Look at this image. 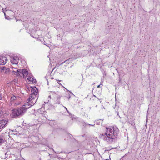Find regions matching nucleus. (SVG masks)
I'll list each match as a JSON object with an SVG mask.
<instances>
[{
	"instance_id": "1",
	"label": "nucleus",
	"mask_w": 160,
	"mask_h": 160,
	"mask_svg": "<svg viewBox=\"0 0 160 160\" xmlns=\"http://www.w3.org/2000/svg\"><path fill=\"white\" fill-rule=\"evenodd\" d=\"M106 132L101 134L100 138L109 143H112L113 140L116 138L118 134L119 130L116 127L112 128H106Z\"/></svg>"
},
{
	"instance_id": "2",
	"label": "nucleus",
	"mask_w": 160,
	"mask_h": 160,
	"mask_svg": "<svg viewBox=\"0 0 160 160\" xmlns=\"http://www.w3.org/2000/svg\"><path fill=\"white\" fill-rule=\"evenodd\" d=\"M19 108L17 109H14L12 112V115L14 118H16L18 116H22L26 112L27 110L29 108L28 106Z\"/></svg>"
},
{
	"instance_id": "3",
	"label": "nucleus",
	"mask_w": 160,
	"mask_h": 160,
	"mask_svg": "<svg viewBox=\"0 0 160 160\" xmlns=\"http://www.w3.org/2000/svg\"><path fill=\"white\" fill-rule=\"evenodd\" d=\"M36 97L34 95L30 96L29 98L27 100V102L25 103L23 106H28L29 108L34 105L37 101V99H35Z\"/></svg>"
},
{
	"instance_id": "4",
	"label": "nucleus",
	"mask_w": 160,
	"mask_h": 160,
	"mask_svg": "<svg viewBox=\"0 0 160 160\" xmlns=\"http://www.w3.org/2000/svg\"><path fill=\"white\" fill-rule=\"evenodd\" d=\"M8 121L7 119H2L0 120V129L4 128L7 124Z\"/></svg>"
},
{
	"instance_id": "5",
	"label": "nucleus",
	"mask_w": 160,
	"mask_h": 160,
	"mask_svg": "<svg viewBox=\"0 0 160 160\" xmlns=\"http://www.w3.org/2000/svg\"><path fill=\"white\" fill-rule=\"evenodd\" d=\"M7 58L4 56H0V64L4 65L6 64Z\"/></svg>"
},
{
	"instance_id": "6",
	"label": "nucleus",
	"mask_w": 160,
	"mask_h": 160,
	"mask_svg": "<svg viewBox=\"0 0 160 160\" xmlns=\"http://www.w3.org/2000/svg\"><path fill=\"white\" fill-rule=\"evenodd\" d=\"M18 60H19V59L18 58V57H17L14 56L12 57H11V62L13 65H17L18 64Z\"/></svg>"
},
{
	"instance_id": "7",
	"label": "nucleus",
	"mask_w": 160,
	"mask_h": 160,
	"mask_svg": "<svg viewBox=\"0 0 160 160\" xmlns=\"http://www.w3.org/2000/svg\"><path fill=\"white\" fill-rule=\"evenodd\" d=\"M31 91L32 92V93L30 94V96H31L32 95H35L36 96L37 94L38 93V90L37 89V88L35 87V88H32V87H31Z\"/></svg>"
},
{
	"instance_id": "8",
	"label": "nucleus",
	"mask_w": 160,
	"mask_h": 160,
	"mask_svg": "<svg viewBox=\"0 0 160 160\" xmlns=\"http://www.w3.org/2000/svg\"><path fill=\"white\" fill-rule=\"evenodd\" d=\"M12 72H14V74H16L18 76H21L22 75V69H18L17 70L16 72L13 71Z\"/></svg>"
},
{
	"instance_id": "9",
	"label": "nucleus",
	"mask_w": 160,
	"mask_h": 160,
	"mask_svg": "<svg viewBox=\"0 0 160 160\" xmlns=\"http://www.w3.org/2000/svg\"><path fill=\"white\" fill-rule=\"evenodd\" d=\"M28 73V72L27 70L25 69H22V76H23V77H26Z\"/></svg>"
},
{
	"instance_id": "10",
	"label": "nucleus",
	"mask_w": 160,
	"mask_h": 160,
	"mask_svg": "<svg viewBox=\"0 0 160 160\" xmlns=\"http://www.w3.org/2000/svg\"><path fill=\"white\" fill-rule=\"evenodd\" d=\"M28 80L32 82L33 84L36 83V80L35 79H34L33 78L31 77H29L27 78Z\"/></svg>"
},
{
	"instance_id": "11",
	"label": "nucleus",
	"mask_w": 160,
	"mask_h": 160,
	"mask_svg": "<svg viewBox=\"0 0 160 160\" xmlns=\"http://www.w3.org/2000/svg\"><path fill=\"white\" fill-rule=\"evenodd\" d=\"M4 141V139L3 137L0 136V145L2 144Z\"/></svg>"
},
{
	"instance_id": "12",
	"label": "nucleus",
	"mask_w": 160,
	"mask_h": 160,
	"mask_svg": "<svg viewBox=\"0 0 160 160\" xmlns=\"http://www.w3.org/2000/svg\"><path fill=\"white\" fill-rule=\"evenodd\" d=\"M3 113L4 112L2 110V108H0V118L3 115Z\"/></svg>"
},
{
	"instance_id": "13",
	"label": "nucleus",
	"mask_w": 160,
	"mask_h": 160,
	"mask_svg": "<svg viewBox=\"0 0 160 160\" xmlns=\"http://www.w3.org/2000/svg\"><path fill=\"white\" fill-rule=\"evenodd\" d=\"M5 69L6 67L5 66H2L0 67V68L1 72H4Z\"/></svg>"
},
{
	"instance_id": "14",
	"label": "nucleus",
	"mask_w": 160,
	"mask_h": 160,
	"mask_svg": "<svg viewBox=\"0 0 160 160\" xmlns=\"http://www.w3.org/2000/svg\"><path fill=\"white\" fill-rule=\"evenodd\" d=\"M60 96H58L57 98V103L58 104H60Z\"/></svg>"
},
{
	"instance_id": "15",
	"label": "nucleus",
	"mask_w": 160,
	"mask_h": 160,
	"mask_svg": "<svg viewBox=\"0 0 160 160\" xmlns=\"http://www.w3.org/2000/svg\"><path fill=\"white\" fill-rule=\"evenodd\" d=\"M9 71H10L9 68H6V69H5V72H4V73H5L6 74H7L9 72Z\"/></svg>"
},
{
	"instance_id": "16",
	"label": "nucleus",
	"mask_w": 160,
	"mask_h": 160,
	"mask_svg": "<svg viewBox=\"0 0 160 160\" xmlns=\"http://www.w3.org/2000/svg\"><path fill=\"white\" fill-rule=\"evenodd\" d=\"M16 98L15 96L14 95L12 96L11 98V101H13L14 100L16 99Z\"/></svg>"
},
{
	"instance_id": "17",
	"label": "nucleus",
	"mask_w": 160,
	"mask_h": 160,
	"mask_svg": "<svg viewBox=\"0 0 160 160\" xmlns=\"http://www.w3.org/2000/svg\"><path fill=\"white\" fill-rule=\"evenodd\" d=\"M4 15H5V18L6 19H9V16L6 17V16L5 13V12H4Z\"/></svg>"
},
{
	"instance_id": "18",
	"label": "nucleus",
	"mask_w": 160,
	"mask_h": 160,
	"mask_svg": "<svg viewBox=\"0 0 160 160\" xmlns=\"http://www.w3.org/2000/svg\"><path fill=\"white\" fill-rule=\"evenodd\" d=\"M65 62V61H64V62H62V63L60 64V65H59L58 64H57L56 65V66H57V67H59V66L60 65H61L63 63H64Z\"/></svg>"
},
{
	"instance_id": "19",
	"label": "nucleus",
	"mask_w": 160,
	"mask_h": 160,
	"mask_svg": "<svg viewBox=\"0 0 160 160\" xmlns=\"http://www.w3.org/2000/svg\"><path fill=\"white\" fill-rule=\"evenodd\" d=\"M47 112L46 111H44L42 114V115L44 116L46 114Z\"/></svg>"
},
{
	"instance_id": "20",
	"label": "nucleus",
	"mask_w": 160,
	"mask_h": 160,
	"mask_svg": "<svg viewBox=\"0 0 160 160\" xmlns=\"http://www.w3.org/2000/svg\"><path fill=\"white\" fill-rule=\"evenodd\" d=\"M2 95L1 94H0V100H2Z\"/></svg>"
},
{
	"instance_id": "21",
	"label": "nucleus",
	"mask_w": 160,
	"mask_h": 160,
	"mask_svg": "<svg viewBox=\"0 0 160 160\" xmlns=\"http://www.w3.org/2000/svg\"><path fill=\"white\" fill-rule=\"evenodd\" d=\"M101 85H102V84H100V85H98V86H97V88H100V87H101Z\"/></svg>"
},
{
	"instance_id": "22",
	"label": "nucleus",
	"mask_w": 160,
	"mask_h": 160,
	"mask_svg": "<svg viewBox=\"0 0 160 160\" xmlns=\"http://www.w3.org/2000/svg\"><path fill=\"white\" fill-rule=\"evenodd\" d=\"M83 126H84V127H85L86 126V123H83Z\"/></svg>"
},
{
	"instance_id": "23",
	"label": "nucleus",
	"mask_w": 160,
	"mask_h": 160,
	"mask_svg": "<svg viewBox=\"0 0 160 160\" xmlns=\"http://www.w3.org/2000/svg\"><path fill=\"white\" fill-rule=\"evenodd\" d=\"M116 112H117V115L119 116V112H118V111H116Z\"/></svg>"
},
{
	"instance_id": "24",
	"label": "nucleus",
	"mask_w": 160,
	"mask_h": 160,
	"mask_svg": "<svg viewBox=\"0 0 160 160\" xmlns=\"http://www.w3.org/2000/svg\"><path fill=\"white\" fill-rule=\"evenodd\" d=\"M88 125H89V126H94V124H93V125H92V124H88Z\"/></svg>"
},
{
	"instance_id": "25",
	"label": "nucleus",
	"mask_w": 160,
	"mask_h": 160,
	"mask_svg": "<svg viewBox=\"0 0 160 160\" xmlns=\"http://www.w3.org/2000/svg\"><path fill=\"white\" fill-rule=\"evenodd\" d=\"M64 107L66 109V110L67 111V112H68V109H67V108H66L65 107Z\"/></svg>"
},
{
	"instance_id": "26",
	"label": "nucleus",
	"mask_w": 160,
	"mask_h": 160,
	"mask_svg": "<svg viewBox=\"0 0 160 160\" xmlns=\"http://www.w3.org/2000/svg\"><path fill=\"white\" fill-rule=\"evenodd\" d=\"M14 80H15V81H17H17H18L17 80H16V79H15Z\"/></svg>"
},
{
	"instance_id": "27",
	"label": "nucleus",
	"mask_w": 160,
	"mask_h": 160,
	"mask_svg": "<svg viewBox=\"0 0 160 160\" xmlns=\"http://www.w3.org/2000/svg\"><path fill=\"white\" fill-rule=\"evenodd\" d=\"M57 153H60V152H57Z\"/></svg>"
},
{
	"instance_id": "28",
	"label": "nucleus",
	"mask_w": 160,
	"mask_h": 160,
	"mask_svg": "<svg viewBox=\"0 0 160 160\" xmlns=\"http://www.w3.org/2000/svg\"><path fill=\"white\" fill-rule=\"evenodd\" d=\"M5 10H6H6H6V8H5Z\"/></svg>"
}]
</instances>
